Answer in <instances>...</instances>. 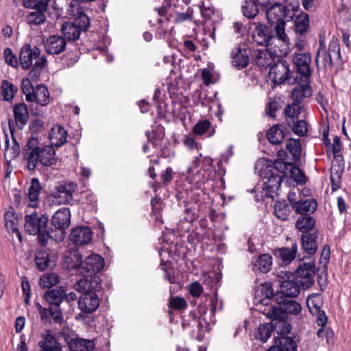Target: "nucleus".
<instances>
[{
    "label": "nucleus",
    "instance_id": "f257e3e1",
    "mask_svg": "<svg viewBox=\"0 0 351 351\" xmlns=\"http://www.w3.org/2000/svg\"><path fill=\"white\" fill-rule=\"evenodd\" d=\"M23 155L27 160V169L34 170L39 162L43 166H51L56 163V152L51 146L39 147L37 138L30 137L23 150Z\"/></svg>",
    "mask_w": 351,
    "mask_h": 351
},
{
    "label": "nucleus",
    "instance_id": "f03ea898",
    "mask_svg": "<svg viewBox=\"0 0 351 351\" xmlns=\"http://www.w3.org/2000/svg\"><path fill=\"white\" fill-rule=\"evenodd\" d=\"M266 15L270 28L276 33L278 40L283 46L289 47V40L285 29L286 20L289 21V19L293 18V12L282 4L275 3L267 10Z\"/></svg>",
    "mask_w": 351,
    "mask_h": 351
},
{
    "label": "nucleus",
    "instance_id": "7ed1b4c3",
    "mask_svg": "<svg viewBox=\"0 0 351 351\" xmlns=\"http://www.w3.org/2000/svg\"><path fill=\"white\" fill-rule=\"evenodd\" d=\"M25 231L30 235H36L38 243L46 246L51 239V228H48L49 217L36 212L24 217Z\"/></svg>",
    "mask_w": 351,
    "mask_h": 351
},
{
    "label": "nucleus",
    "instance_id": "20e7f679",
    "mask_svg": "<svg viewBox=\"0 0 351 351\" xmlns=\"http://www.w3.org/2000/svg\"><path fill=\"white\" fill-rule=\"evenodd\" d=\"M90 18L82 10L77 12L73 22L65 21L61 27V32L66 42H75L80 39L82 32H86L90 27Z\"/></svg>",
    "mask_w": 351,
    "mask_h": 351
},
{
    "label": "nucleus",
    "instance_id": "39448f33",
    "mask_svg": "<svg viewBox=\"0 0 351 351\" xmlns=\"http://www.w3.org/2000/svg\"><path fill=\"white\" fill-rule=\"evenodd\" d=\"M269 77L275 85L284 84L285 82L293 84L298 82V77H295L294 71H291L288 62L280 58L270 66Z\"/></svg>",
    "mask_w": 351,
    "mask_h": 351
},
{
    "label": "nucleus",
    "instance_id": "423d86ee",
    "mask_svg": "<svg viewBox=\"0 0 351 351\" xmlns=\"http://www.w3.org/2000/svg\"><path fill=\"white\" fill-rule=\"evenodd\" d=\"M71 213L68 208L57 210L51 219V239L61 242L65 235V230L70 225Z\"/></svg>",
    "mask_w": 351,
    "mask_h": 351
},
{
    "label": "nucleus",
    "instance_id": "0eeeda50",
    "mask_svg": "<svg viewBox=\"0 0 351 351\" xmlns=\"http://www.w3.org/2000/svg\"><path fill=\"white\" fill-rule=\"evenodd\" d=\"M45 301L49 305L50 316L54 322L61 324L63 321L60 304L66 297V292L62 288L47 289L44 294Z\"/></svg>",
    "mask_w": 351,
    "mask_h": 351
},
{
    "label": "nucleus",
    "instance_id": "6e6552de",
    "mask_svg": "<svg viewBox=\"0 0 351 351\" xmlns=\"http://www.w3.org/2000/svg\"><path fill=\"white\" fill-rule=\"evenodd\" d=\"M292 60L295 69L294 75L298 77L297 83L310 82L312 75L311 54L309 52L295 53Z\"/></svg>",
    "mask_w": 351,
    "mask_h": 351
},
{
    "label": "nucleus",
    "instance_id": "1a4fd4ad",
    "mask_svg": "<svg viewBox=\"0 0 351 351\" xmlns=\"http://www.w3.org/2000/svg\"><path fill=\"white\" fill-rule=\"evenodd\" d=\"M280 331L274 336V344L267 351H296L297 344L294 340L287 337L291 330V326L287 322H279Z\"/></svg>",
    "mask_w": 351,
    "mask_h": 351
},
{
    "label": "nucleus",
    "instance_id": "9d476101",
    "mask_svg": "<svg viewBox=\"0 0 351 351\" xmlns=\"http://www.w3.org/2000/svg\"><path fill=\"white\" fill-rule=\"evenodd\" d=\"M260 176L264 180L265 196L274 199L278 195L283 177L277 172L262 168L260 169Z\"/></svg>",
    "mask_w": 351,
    "mask_h": 351
},
{
    "label": "nucleus",
    "instance_id": "9b49d317",
    "mask_svg": "<svg viewBox=\"0 0 351 351\" xmlns=\"http://www.w3.org/2000/svg\"><path fill=\"white\" fill-rule=\"evenodd\" d=\"M318 271L313 261L309 263H302L295 270V279H298L303 289L310 288L315 282L313 276Z\"/></svg>",
    "mask_w": 351,
    "mask_h": 351
},
{
    "label": "nucleus",
    "instance_id": "f8f14e48",
    "mask_svg": "<svg viewBox=\"0 0 351 351\" xmlns=\"http://www.w3.org/2000/svg\"><path fill=\"white\" fill-rule=\"evenodd\" d=\"M252 37L257 45L266 46L270 49H273V45H276V41L279 42L273 29L269 28L264 24H258L256 26Z\"/></svg>",
    "mask_w": 351,
    "mask_h": 351
},
{
    "label": "nucleus",
    "instance_id": "ddd939ff",
    "mask_svg": "<svg viewBox=\"0 0 351 351\" xmlns=\"http://www.w3.org/2000/svg\"><path fill=\"white\" fill-rule=\"evenodd\" d=\"M289 47L284 46L282 49H270L267 48V50L258 51L255 57L256 64L261 69H267L272 66L274 60L272 59V56L280 57L285 56L288 53Z\"/></svg>",
    "mask_w": 351,
    "mask_h": 351
},
{
    "label": "nucleus",
    "instance_id": "4468645a",
    "mask_svg": "<svg viewBox=\"0 0 351 351\" xmlns=\"http://www.w3.org/2000/svg\"><path fill=\"white\" fill-rule=\"evenodd\" d=\"M75 188L76 185L73 183L59 184L51 190L49 196L53 198L58 204H66L73 199V193Z\"/></svg>",
    "mask_w": 351,
    "mask_h": 351
},
{
    "label": "nucleus",
    "instance_id": "2eb2a0df",
    "mask_svg": "<svg viewBox=\"0 0 351 351\" xmlns=\"http://www.w3.org/2000/svg\"><path fill=\"white\" fill-rule=\"evenodd\" d=\"M78 299V307L86 314L95 312L99 306L98 295L95 291H83Z\"/></svg>",
    "mask_w": 351,
    "mask_h": 351
},
{
    "label": "nucleus",
    "instance_id": "dca6fc26",
    "mask_svg": "<svg viewBox=\"0 0 351 351\" xmlns=\"http://www.w3.org/2000/svg\"><path fill=\"white\" fill-rule=\"evenodd\" d=\"M40 51L36 47L32 48L29 44H25L21 49L19 53V62L23 70H28L33 65V60L35 61L40 58Z\"/></svg>",
    "mask_w": 351,
    "mask_h": 351
},
{
    "label": "nucleus",
    "instance_id": "f3484780",
    "mask_svg": "<svg viewBox=\"0 0 351 351\" xmlns=\"http://www.w3.org/2000/svg\"><path fill=\"white\" fill-rule=\"evenodd\" d=\"M62 345L50 330H45L38 341V351H62Z\"/></svg>",
    "mask_w": 351,
    "mask_h": 351
},
{
    "label": "nucleus",
    "instance_id": "a211bd4d",
    "mask_svg": "<svg viewBox=\"0 0 351 351\" xmlns=\"http://www.w3.org/2000/svg\"><path fill=\"white\" fill-rule=\"evenodd\" d=\"M77 281L76 289L80 291H101V280L97 274H84Z\"/></svg>",
    "mask_w": 351,
    "mask_h": 351
},
{
    "label": "nucleus",
    "instance_id": "6ab92c4d",
    "mask_svg": "<svg viewBox=\"0 0 351 351\" xmlns=\"http://www.w3.org/2000/svg\"><path fill=\"white\" fill-rule=\"evenodd\" d=\"M104 260L100 255L90 254L82 262L80 274L82 276L84 274H97L104 268Z\"/></svg>",
    "mask_w": 351,
    "mask_h": 351
},
{
    "label": "nucleus",
    "instance_id": "aec40b11",
    "mask_svg": "<svg viewBox=\"0 0 351 351\" xmlns=\"http://www.w3.org/2000/svg\"><path fill=\"white\" fill-rule=\"evenodd\" d=\"M71 241L75 245L88 244L93 238V232L89 227L80 226L73 228L69 235Z\"/></svg>",
    "mask_w": 351,
    "mask_h": 351
},
{
    "label": "nucleus",
    "instance_id": "412c9836",
    "mask_svg": "<svg viewBox=\"0 0 351 351\" xmlns=\"http://www.w3.org/2000/svg\"><path fill=\"white\" fill-rule=\"evenodd\" d=\"M66 42L65 38L58 35L49 36L44 43V47L48 54H60L66 49Z\"/></svg>",
    "mask_w": 351,
    "mask_h": 351
},
{
    "label": "nucleus",
    "instance_id": "4be33fe9",
    "mask_svg": "<svg viewBox=\"0 0 351 351\" xmlns=\"http://www.w3.org/2000/svg\"><path fill=\"white\" fill-rule=\"evenodd\" d=\"M5 226L8 231L12 234H14L20 243L23 241L22 234L20 232L17 224L18 219L16 213L12 206L8 207L3 215Z\"/></svg>",
    "mask_w": 351,
    "mask_h": 351
},
{
    "label": "nucleus",
    "instance_id": "5701e85b",
    "mask_svg": "<svg viewBox=\"0 0 351 351\" xmlns=\"http://www.w3.org/2000/svg\"><path fill=\"white\" fill-rule=\"evenodd\" d=\"M13 114L14 127L16 126L18 129L22 130L29 119L27 105L23 102L16 104L13 107Z\"/></svg>",
    "mask_w": 351,
    "mask_h": 351
},
{
    "label": "nucleus",
    "instance_id": "b1692460",
    "mask_svg": "<svg viewBox=\"0 0 351 351\" xmlns=\"http://www.w3.org/2000/svg\"><path fill=\"white\" fill-rule=\"evenodd\" d=\"M318 230H313L311 233L302 234V249L308 255H313L318 249Z\"/></svg>",
    "mask_w": 351,
    "mask_h": 351
},
{
    "label": "nucleus",
    "instance_id": "393cba45",
    "mask_svg": "<svg viewBox=\"0 0 351 351\" xmlns=\"http://www.w3.org/2000/svg\"><path fill=\"white\" fill-rule=\"evenodd\" d=\"M302 285L298 279H295L293 276L291 279L289 278L288 280H284L280 285V293L283 295L282 298H295L297 297L301 290Z\"/></svg>",
    "mask_w": 351,
    "mask_h": 351
},
{
    "label": "nucleus",
    "instance_id": "a878e982",
    "mask_svg": "<svg viewBox=\"0 0 351 351\" xmlns=\"http://www.w3.org/2000/svg\"><path fill=\"white\" fill-rule=\"evenodd\" d=\"M250 49L248 48L235 47L232 49L231 56L232 64L239 69L246 67L250 61Z\"/></svg>",
    "mask_w": 351,
    "mask_h": 351
},
{
    "label": "nucleus",
    "instance_id": "bb28decb",
    "mask_svg": "<svg viewBox=\"0 0 351 351\" xmlns=\"http://www.w3.org/2000/svg\"><path fill=\"white\" fill-rule=\"evenodd\" d=\"M82 262V256L78 250L71 249L65 253L63 265L69 270L79 269L80 272Z\"/></svg>",
    "mask_w": 351,
    "mask_h": 351
},
{
    "label": "nucleus",
    "instance_id": "cd10ccee",
    "mask_svg": "<svg viewBox=\"0 0 351 351\" xmlns=\"http://www.w3.org/2000/svg\"><path fill=\"white\" fill-rule=\"evenodd\" d=\"M297 252L298 244L296 242L293 243L291 247H282L274 250V254L285 265L290 264L296 258Z\"/></svg>",
    "mask_w": 351,
    "mask_h": 351
},
{
    "label": "nucleus",
    "instance_id": "c85d7f7f",
    "mask_svg": "<svg viewBox=\"0 0 351 351\" xmlns=\"http://www.w3.org/2000/svg\"><path fill=\"white\" fill-rule=\"evenodd\" d=\"M276 304H278L282 309V319L285 318V314L298 315L302 310L300 303L292 300H287L282 296L276 299Z\"/></svg>",
    "mask_w": 351,
    "mask_h": 351
},
{
    "label": "nucleus",
    "instance_id": "c756f323",
    "mask_svg": "<svg viewBox=\"0 0 351 351\" xmlns=\"http://www.w3.org/2000/svg\"><path fill=\"white\" fill-rule=\"evenodd\" d=\"M317 208V202L315 199H307L294 202L292 208L296 213L300 214L301 216H304L314 213Z\"/></svg>",
    "mask_w": 351,
    "mask_h": 351
},
{
    "label": "nucleus",
    "instance_id": "7c9ffc66",
    "mask_svg": "<svg viewBox=\"0 0 351 351\" xmlns=\"http://www.w3.org/2000/svg\"><path fill=\"white\" fill-rule=\"evenodd\" d=\"M34 261L37 269L40 271H44L53 264L49 252L47 249L36 251L34 255Z\"/></svg>",
    "mask_w": 351,
    "mask_h": 351
},
{
    "label": "nucleus",
    "instance_id": "2f4dec72",
    "mask_svg": "<svg viewBox=\"0 0 351 351\" xmlns=\"http://www.w3.org/2000/svg\"><path fill=\"white\" fill-rule=\"evenodd\" d=\"M67 132L62 126L52 128L49 132V140L52 146L59 147L66 141Z\"/></svg>",
    "mask_w": 351,
    "mask_h": 351
},
{
    "label": "nucleus",
    "instance_id": "473e14b6",
    "mask_svg": "<svg viewBox=\"0 0 351 351\" xmlns=\"http://www.w3.org/2000/svg\"><path fill=\"white\" fill-rule=\"evenodd\" d=\"M298 84V86L295 87L292 90V98L293 102L302 104L304 98L311 96L312 90L309 84L310 82H300Z\"/></svg>",
    "mask_w": 351,
    "mask_h": 351
},
{
    "label": "nucleus",
    "instance_id": "72a5a7b5",
    "mask_svg": "<svg viewBox=\"0 0 351 351\" xmlns=\"http://www.w3.org/2000/svg\"><path fill=\"white\" fill-rule=\"evenodd\" d=\"M258 311L274 320L282 319V309L274 302H269L267 304L261 302Z\"/></svg>",
    "mask_w": 351,
    "mask_h": 351
},
{
    "label": "nucleus",
    "instance_id": "f704fd0d",
    "mask_svg": "<svg viewBox=\"0 0 351 351\" xmlns=\"http://www.w3.org/2000/svg\"><path fill=\"white\" fill-rule=\"evenodd\" d=\"M49 3L43 6V3H40L38 7L34 8L35 12H30L27 16V23L29 25H40L45 21L46 17L45 12L47 10Z\"/></svg>",
    "mask_w": 351,
    "mask_h": 351
},
{
    "label": "nucleus",
    "instance_id": "c9c22d12",
    "mask_svg": "<svg viewBox=\"0 0 351 351\" xmlns=\"http://www.w3.org/2000/svg\"><path fill=\"white\" fill-rule=\"evenodd\" d=\"M95 346L93 340L82 338L72 339L69 343L71 351H92Z\"/></svg>",
    "mask_w": 351,
    "mask_h": 351
},
{
    "label": "nucleus",
    "instance_id": "e433bc0d",
    "mask_svg": "<svg viewBox=\"0 0 351 351\" xmlns=\"http://www.w3.org/2000/svg\"><path fill=\"white\" fill-rule=\"evenodd\" d=\"M282 125H274L267 132V139L272 145H280L285 139V133Z\"/></svg>",
    "mask_w": 351,
    "mask_h": 351
},
{
    "label": "nucleus",
    "instance_id": "4c0bfd02",
    "mask_svg": "<svg viewBox=\"0 0 351 351\" xmlns=\"http://www.w3.org/2000/svg\"><path fill=\"white\" fill-rule=\"evenodd\" d=\"M303 107L304 106L302 104L293 101L285 107L284 110V114L287 117V125L289 127L291 126V122L294 123V121L298 119L299 115L302 112Z\"/></svg>",
    "mask_w": 351,
    "mask_h": 351
},
{
    "label": "nucleus",
    "instance_id": "58836bf2",
    "mask_svg": "<svg viewBox=\"0 0 351 351\" xmlns=\"http://www.w3.org/2000/svg\"><path fill=\"white\" fill-rule=\"evenodd\" d=\"M315 225V219L310 215L300 216L296 221L295 226L302 234L311 233L313 230Z\"/></svg>",
    "mask_w": 351,
    "mask_h": 351
},
{
    "label": "nucleus",
    "instance_id": "ea45409f",
    "mask_svg": "<svg viewBox=\"0 0 351 351\" xmlns=\"http://www.w3.org/2000/svg\"><path fill=\"white\" fill-rule=\"evenodd\" d=\"M295 32L300 37H303L308 31L309 17L306 13L302 12L298 15L294 21Z\"/></svg>",
    "mask_w": 351,
    "mask_h": 351
},
{
    "label": "nucleus",
    "instance_id": "a19ab883",
    "mask_svg": "<svg viewBox=\"0 0 351 351\" xmlns=\"http://www.w3.org/2000/svg\"><path fill=\"white\" fill-rule=\"evenodd\" d=\"M291 165V163L285 162L280 158L274 162L269 160L265 161V164L263 165L262 169H269L271 170V172H277L284 178L286 176V171L288 170V167H290Z\"/></svg>",
    "mask_w": 351,
    "mask_h": 351
},
{
    "label": "nucleus",
    "instance_id": "79ce46f5",
    "mask_svg": "<svg viewBox=\"0 0 351 351\" xmlns=\"http://www.w3.org/2000/svg\"><path fill=\"white\" fill-rule=\"evenodd\" d=\"M8 128L11 134V136L13 140L14 145L10 149H9V141L6 139L5 141V155L8 154V153L10 154L11 158H16L18 157L20 153V146L18 144V143L16 141V138L14 136V125L13 120L10 119H8Z\"/></svg>",
    "mask_w": 351,
    "mask_h": 351
},
{
    "label": "nucleus",
    "instance_id": "37998d69",
    "mask_svg": "<svg viewBox=\"0 0 351 351\" xmlns=\"http://www.w3.org/2000/svg\"><path fill=\"white\" fill-rule=\"evenodd\" d=\"M33 95L34 101H36L42 106H46L50 102L49 93L47 86L44 84L38 85Z\"/></svg>",
    "mask_w": 351,
    "mask_h": 351
},
{
    "label": "nucleus",
    "instance_id": "c03bdc74",
    "mask_svg": "<svg viewBox=\"0 0 351 351\" xmlns=\"http://www.w3.org/2000/svg\"><path fill=\"white\" fill-rule=\"evenodd\" d=\"M343 167L339 165H332L330 169V184L332 191H336L341 186V176Z\"/></svg>",
    "mask_w": 351,
    "mask_h": 351
},
{
    "label": "nucleus",
    "instance_id": "a18cd8bd",
    "mask_svg": "<svg viewBox=\"0 0 351 351\" xmlns=\"http://www.w3.org/2000/svg\"><path fill=\"white\" fill-rule=\"evenodd\" d=\"M261 302L267 304L269 302H274L276 303V299L280 297L278 294H274V290L270 283H265L261 285L260 287Z\"/></svg>",
    "mask_w": 351,
    "mask_h": 351
},
{
    "label": "nucleus",
    "instance_id": "49530a36",
    "mask_svg": "<svg viewBox=\"0 0 351 351\" xmlns=\"http://www.w3.org/2000/svg\"><path fill=\"white\" fill-rule=\"evenodd\" d=\"M46 65L47 59L44 56H41L40 58L37 59V60L34 62V64L32 65L31 69L29 72V77L31 80L34 82L38 81L41 72Z\"/></svg>",
    "mask_w": 351,
    "mask_h": 351
},
{
    "label": "nucleus",
    "instance_id": "de8ad7c7",
    "mask_svg": "<svg viewBox=\"0 0 351 351\" xmlns=\"http://www.w3.org/2000/svg\"><path fill=\"white\" fill-rule=\"evenodd\" d=\"M322 58L323 61L324 66L326 67L327 65L332 66L333 65L332 58L333 57L326 51V46L324 41L319 40V47L317 51L315 56V64L317 69H319V58Z\"/></svg>",
    "mask_w": 351,
    "mask_h": 351
},
{
    "label": "nucleus",
    "instance_id": "09e8293b",
    "mask_svg": "<svg viewBox=\"0 0 351 351\" xmlns=\"http://www.w3.org/2000/svg\"><path fill=\"white\" fill-rule=\"evenodd\" d=\"M254 267L262 273H267L272 266V257L269 254H263L256 258Z\"/></svg>",
    "mask_w": 351,
    "mask_h": 351
},
{
    "label": "nucleus",
    "instance_id": "8fccbe9b",
    "mask_svg": "<svg viewBox=\"0 0 351 351\" xmlns=\"http://www.w3.org/2000/svg\"><path fill=\"white\" fill-rule=\"evenodd\" d=\"M41 190L40 183L38 178H34L31 180V185L28 190V199L32 203V206H36L38 202Z\"/></svg>",
    "mask_w": 351,
    "mask_h": 351
},
{
    "label": "nucleus",
    "instance_id": "3c124183",
    "mask_svg": "<svg viewBox=\"0 0 351 351\" xmlns=\"http://www.w3.org/2000/svg\"><path fill=\"white\" fill-rule=\"evenodd\" d=\"M306 305L310 313L314 315L315 313H319L323 305V298L319 293H312L306 298Z\"/></svg>",
    "mask_w": 351,
    "mask_h": 351
},
{
    "label": "nucleus",
    "instance_id": "603ef678",
    "mask_svg": "<svg viewBox=\"0 0 351 351\" xmlns=\"http://www.w3.org/2000/svg\"><path fill=\"white\" fill-rule=\"evenodd\" d=\"M286 147L293 156L295 162L300 160L302 145L299 139L290 138L287 141Z\"/></svg>",
    "mask_w": 351,
    "mask_h": 351
},
{
    "label": "nucleus",
    "instance_id": "864d4df0",
    "mask_svg": "<svg viewBox=\"0 0 351 351\" xmlns=\"http://www.w3.org/2000/svg\"><path fill=\"white\" fill-rule=\"evenodd\" d=\"M242 13L247 19H254L258 13L256 0H245L241 7Z\"/></svg>",
    "mask_w": 351,
    "mask_h": 351
},
{
    "label": "nucleus",
    "instance_id": "5fc2aeb1",
    "mask_svg": "<svg viewBox=\"0 0 351 351\" xmlns=\"http://www.w3.org/2000/svg\"><path fill=\"white\" fill-rule=\"evenodd\" d=\"M274 210L278 219L286 221L290 213L289 205L285 200L278 201L275 204Z\"/></svg>",
    "mask_w": 351,
    "mask_h": 351
},
{
    "label": "nucleus",
    "instance_id": "6e6d98bb",
    "mask_svg": "<svg viewBox=\"0 0 351 351\" xmlns=\"http://www.w3.org/2000/svg\"><path fill=\"white\" fill-rule=\"evenodd\" d=\"M17 92V87L8 80L1 82V93L5 101H11Z\"/></svg>",
    "mask_w": 351,
    "mask_h": 351
},
{
    "label": "nucleus",
    "instance_id": "4d7b16f0",
    "mask_svg": "<svg viewBox=\"0 0 351 351\" xmlns=\"http://www.w3.org/2000/svg\"><path fill=\"white\" fill-rule=\"evenodd\" d=\"M59 282V277L55 273H49L43 275L39 279V285L42 288H48L57 285Z\"/></svg>",
    "mask_w": 351,
    "mask_h": 351
},
{
    "label": "nucleus",
    "instance_id": "13d9d810",
    "mask_svg": "<svg viewBox=\"0 0 351 351\" xmlns=\"http://www.w3.org/2000/svg\"><path fill=\"white\" fill-rule=\"evenodd\" d=\"M184 206L185 207L184 213L185 216L183 219L181 220V222L183 221L191 224L193 223L198 217V214L196 210V208L195 205H190V203L186 200L183 201Z\"/></svg>",
    "mask_w": 351,
    "mask_h": 351
},
{
    "label": "nucleus",
    "instance_id": "bf43d9fd",
    "mask_svg": "<svg viewBox=\"0 0 351 351\" xmlns=\"http://www.w3.org/2000/svg\"><path fill=\"white\" fill-rule=\"evenodd\" d=\"M293 133L299 136H304L308 132V125L304 120L295 119L294 123L291 122V126Z\"/></svg>",
    "mask_w": 351,
    "mask_h": 351
},
{
    "label": "nucleus",
    "instance_id": "052dcab7",
    "mask_svg": "<svg viewBox=\"0 0 351 351\" xmlns=\"http://www.w3.org/2000/svg\"><path fill=\"white\" fill-rule=\"evenodd\" d=\"M289 173L298 184H304L306 182L307 177L305 176L304 172L298 167L291 164L289 168Z\"/></svg>",
    "mask_w": 351,
    "mask_h": 351
},
{
    "label": "nucleus",
    "instance_id": "680f3d73",
    "mask_svg": "<svg viewBox=\"0 0 351 351\" xmlns=\"http://www.w3.org/2000/svg\"><path fill=\"white\" fill-rule=\"evenodd\" d=\"M21 89L25 95V99L29 102L34 101V93L35 90L33 88L32 82L29 78L23 79L21 83Z\"/></svg>",
    "mask_w": 351,
    "mask_h": 351
},
{
    "label": "nucleus",
    "instance_id": "e2e57ef3",
    "mask_svg": "<svg viewBox=\"0 0 351 351\" xmlns=\"http://www.w3.org/2000/svg\"><path fill=\"white\" fill-rule=\"evenodd\" d=\"M273 331L272 326L270 324H265L261 325L258 328V334L256 339H259L263 343H265L271 335Z\"/></svg>",
    "mask_w": 351,
    "mask_h": 351
},
{
    "label": "nucleus",
    "instance_id": "0e129e2a",
    "mask_svg": "<svg viewBox=\"0 0 351 351\" xmlns=\"http://www.w3.org/2000/svg\"><path fill=\"white\" fill-rule=\"evenodd\" d=\"M145 135L147 138V141L156 145L158 141L162 140L165 136L163 128H158L152 131H147Z\"/></svg>",
    "mask_w": 351,
    "mask_h": 351
},
{
    "label": "nucleus",
    "instance_id": "69168bd1",
    "mask_svg": "<svg viewBox=\"0 0 351 351\" xmlns=\"http://www.w3.org/2000/svg\"><path fill=\"white\" fill-rule=\"evenodd\" d=\"M187 304L183 298L178 296H171L169 300V307L177 311H181L186 308Z\"/></svg>",
    "mask_w": 351,
    "mask_h": 351
},
{
    "label": "nucleus",
    "instance_id": "338daca9",
    "mask_svg": "<svg viewBox=\"0 0 351 351\" xmlns=\"http://www.w3.org/2000/svg\"><path fill=\"white\" fill-rule=\"evenodd\" d=\"M334 58L341 59L340 46L338 39L332 37L328 45V51Z\"/></svg>",
    "mask_w": 351,
    "mask_h": 351
},
{
    "label": "nucleus",
    "instance_id": "774afa93",
    "mask_svg": "<svg viewBox=\"0 0 351 351\" xmlns=\"http://www.w3.org/2000/svg\"><path fill=\"white\" fill-rule=\"evenodd\" d=\"M3 56L5 62L9 66L13 68H17L19 66V61L16 55L12 52V49L7 47L4 49Z\"/></svg>",
    "mask_w": 351,
    "mask_h": 351
}]
</instances>
